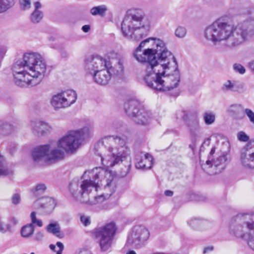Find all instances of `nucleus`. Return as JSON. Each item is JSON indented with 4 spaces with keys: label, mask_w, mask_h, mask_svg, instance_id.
I'll list each match as a JSON object with an SVG mask.
<instances>
[{
    "label": "nucleus",
    "mask_w": 254,
    "mask_h": 254,
    "mask_svg": "<svg viewBox=\"0 0 254 254\" xmlns=\"http://www.w3.org/2000/svg\"><path fill=\"white\" fill-rule=\"evenodd\" d=\"M133 57L138 62L146 64L143 81L148 87L165 92L178 86L180 73L178 63L162 40L148 38L142 41Z\"/></svg>",
    "instance_id": "f257e3e1"
},
{
    "label": "nucleus",
    "mask_w": 254,
    "mask_h": 254,
    "mask_svg": "<svg viewBox=\"0 0 254 254\" xmlns=\"http://www.w3.org/2000/svg\"><path fill=\"white\" fill-rule=\"evenodd\" d=\"M88 173L90 179L82 181L80 186L75 181L70 183V191L81 203L91 205L101 203L115 192L116 179L110 171L102 167H96Z\"/></svg>",
    "instance_id": "f03ea898"
},
{
    "label": "nucleus",
    "mask_w": 254,
    "mask_h": 254,
    "mask_svg": "<svg viewBox=\"0 0 254 254\" xmlns=\"http://www.w3.org/2000/svg\"><path fill=\"white\" fill-rule=\"evenodd\" d=\"M204 36L215 45L223 42L226 48L233 50L249 41L254 36V29L242 24L231 25L218 19L205 27Z\"/></svg>",
    "instance_id": "7ed1b4c3"
},
{
    "label": "nucleus",
    "mask_w": 254,
    "mask_h": 254,
    "mask_svg": "<svg viewBox=\"0 0 254 254\" xmlns=\"http://www.w3.org/2000/svg\"><path fill=\"white\" fill-rule=\"evenodd\" d=\"M127 138L118 135L104 137L95 146V153L101 158L102 164L107 167H113L120 162L127 159L120 173L121 177L126 176L131 167L130 150L128 146Z\"/></svg>",
    "instance_id": "20e7f679"
},
{
    "label": "nucleus",
    "mask_w": 254,
    "mask_h": 254,
    "mask_svg": "<svg viewBox=\"0 0 254 254\" xmlns=\"http://www.w3.org/2000/svg\"><path fill=\"white\" fill-rule=\"evenodd\" d=\"M46 70V63L40 54L26 53L13 65L14 82L21 87L35 86L42 81Z\"/></svg>",
    "instance_id": "39448f33"
},
{
    "label": "nucleus",
    "mask_w": 254,
    "mask_h": 254,
    "mask_svg": "<svg viewBox=\"0 0 254 254\" xmlns=\"http://www.w3.org/2000/svg\"><path fill=\"white\" fill-rule=\"evenodd\" d=\"M83 66L85 70L93 77L95 82L100 85H106L109 82L111 72L120 75L124 71L123 63L121 60L114 67H112L109 61L99 56L86 57Z\"/></svg>",
    "instance_id": "423d86ee"
},
{
    "label": "nucleus",
    "mask_w": 254,
    "mask_h": 254,
    "mask_svg": "<svg viewBox=\"0 0 254 254\" xmlns=\"http://www.w3.org/2000/svg\"><path fill=\"white\" fill-rule=\"evenodd\" d=\"M150 26L148 17L143 11L138 10L126 16L122 23V31L125 37L137 42L146 35Z\"/></svg>",
    "instance_id": "0eeeda50"
},
{
    "label": "nucleus",
    "mask_w": 254,
    "mask_h": 254,
    "mask_svg": "<svg viewBox=\"0 0 254 254\" xmlns=\"http://www.w3.org/2000/svg\"><path fill=\"white\" fill-rule=\"evenodd\" d=\"M229 231L237 238L246 241L254 251V212H242L234 216Z\"/></svg>",
    "instance_id": "6e6552de"
},
{
    "label": "nucleus",
    "mask_w": 254,
    "mask_h": 254,
    "mask_svg": "<svg viewBox=\"0 0 254 254\" xmlns=\"http://www.w3.org/2000/svg\"><path fill=\"white\" fill-rule=\"evenodd\" d=\"M92 133V127L87 125L78 129L69 130L54 144L58 149H63L67 153L73 154Z\"/></svg>",
    "instance_id": "1a4fd4ad"
},
{
    "label": "nucleus",
    "mask_w": 254,
    "mask_h": 254,
    "mask_svg": "<svg viewBox=\"0 0 254 254\" xmlns=\"http://www.w3.org/2000/svg\"><path fill=\"white\" fill-rule=\"evenodd\" d=\"M92 133V127L87 125L78 129L69 130L54 144L58 149H63L67 153L73 154Z\"/></svg>",
    "instance_id": "9d476101"
},
{
    "label": "nucleus",
    "mask_w": 254,
    "mask_h": 254,
    "mask_svg": "<svg viewBox=\"0 0 254 254\" xmlns=\"http://www.w3.org/2000/svg\"><path fill=\"white\" fill-rule=\"evenodd\" d=\"M32 155L33 160L36 162H44L52 164L64 159V152L52 143L35 147Z\"/></svg>",
    "instance_id": "9b49d317"
},
{
    "label": "nucleus",
    "mask_w": 254,
    "mask_h": 254,
    "mask_svg": "<svg viewBox=\"0 0 254 254\" xmlns=\"http://www.w3.org/2000/svg\"><path fill=\"white\" fill-rule=\"evenodd\" d=\"M117 230V227L113 222L95 230L94 236L101 251L106 252L111 248Z\"/></svg>",
    "instance_id": "f8f14e48"
},
{
    "label": "nucleus",
    "mask_w": 254,
    "mask_h": 254,
    "mask_svg": "<svg viewBox=\"0 0 254 254\" xmlns=\"http://www.w3.org/2000/svg\"><path fill=\"white\" fill-rule=\"evenodd\" d=\"M149 237L150 232L146 227L136 225L128 233L127 244L135 249H140L145 245Z\"/></svg>",
    "instance_id": "ddd939ff"
},
{
    "label": "nucleus",
    "mask_w": 254,
    "mask_h": 254,
    "mask_svg": "<svg viewBox=\"0 0 254 254\" xmlns=\"http://www.w3.org/2000/svg\"><path fill=\"white\" fill-rule=\"evenodd\" d=\"M77 94L73 90H66L54 95L50 101L52 106L55 110L70 107L76 101Z\"/></svg>",
    "instance_id": "4468645a"
},
{
    "label": "nucleus",
    "mask_w": 254,
    "mask_h": 254,
    "mask_svg": "<svg viewBox=\"0 0 254 254\" xmlns=\"http://www.w3.org/2000/svg\"><path fill=\"white\" fill-rule=\"evenodd\" d=\"M138 107H140V103L136 99L127 101L125 105L126 113L128 116L132 117L135 122L142 125H147L151 118L150 113L144 108H141L140 113V116H142V118H140V115H136V112L134 111V110H137Z\"/></svg>",
    "instance_id": "2eb2a0df"
},
{
    "label": "nucleus",
    "mask_w": 254,
    "mask_h": 254,
    "mask_svg": "<svg viewBox=\"0 0 254 254\" xmlns=\"http://www.w3.org/2000/svg\"><path fill=\"white\" fill-rule=\"evenodd\" d=\"M222 152L221 154L210 160V157L206 161V164L211 169L209 173L211 175L221 173L226 167V162L227 160V155L230 150V145L228 142H224L222 143Z\"/></svg>",
    "instance_id": "dca6fc26"
},
{
    "label": "nucleus",
    "mask_w": 254,
    "mask_h": 254,
    "mask_svg": "<svg viewBox=\"0 0 254 254\" xmlns=\"http://www.w3.org/2000/svg\"><path fill=\"white\" fill-rule=\"evenodd\" d=\"M239 162L244 169H254V138L249 140L241 150Z\"/></svg>",
    "instance_id": "f3484780"
},
{
    "label": "nucleus",
    "mask_w": 254,
    "mask_h": 254,
    "mask_svg": "<svg viewBox=\"0 0 254 254\" xmlns=\"http://www.w3.org/2000/svg\"><path fill=\"white\" fill-rule=\"evenodd\" d=\"M30 128L32 133L38 137L46 135L51 131V127L47 123L40 120L32 121Z\"/></svg>",
    "instance_id": "a211bd4d"
},
{
    "label": "nucleus",
    "mask_w": 254,
    "mask_h": 254,
    "mask_svg": "<svg viewBox=\"0 0 254 254\" xmlns=\"http://www.w3.org/2000/svg\"><path fill=\"white\" fill-rule=\"evenodd\" d=\"M246 109L241 104L235 103L229 106L227 113L231 119L235 121H241L245 118Z\"/></svg>",
    "instance_id": "6ab92c4d"
},
{
    "label": "nucleus",
    "mask_w": 254,
    "mask_h": 254,
    "mask_svg": "<svg viewBox=\"0 0 254 254\" xmlns=\"http://www.w3.org/2000/svg\"><path fill=\"white\" fill-rule=\"evenodd\" d=\"M187 127L189 130L191 139L195 142L199 137L200 126L199 119L197 117L190 118L186 123Z\"/></svg>",
    "instance_id": "aec40b11"
},
{
    "label": "nucleus",
    "mask_w": 254,
    "mask_h": 254,
    "mask_svg": "<svg viewBox=\"0 0 254 254\" xmlns=\"http://www.w3.org/2000/svg\"><path fill=\"white\" fill-rule=\"evenodd\" d=\"M153 157L148 153L140 152L136 156L135 167L140 169H149L152 166Z\"/></svg>",
    "instance_id": "412c9836"
},
{
    "label": "nucleus",
    "mask_w": 254,
    "mask_h": 254,
    "mask_svg": "<svg viewBox=\"0 0 254 254\" xmlns=\"http://www.w3.org/2000/svg\"><path fill=\"white\" fill-rule=\"evenodd\" d=\"M56 206L55 200L50 197H44L37 200L34 203V207L37 209H43L46 212H50Z\"/></svg>",
    "instance_id": "4be33fe9"
},
{
    "label": "nucleus",
    "mask_w": 254,
    "mask_h": 254,
    "mask_svg": "<svg viewBox=\"0 0 254 254\" xmlns=\"http://www.w3.org/2000/svg\"><path fill=\"white\" fill-rule=\"evenodd\" d=\"M34 10L31 13L30 20L33 23H39L43 18V13L40 10L42 7L41 3L39 1H36L34 3Z\"/></svg>",
    "instance_id": "5701e85b"
},
{
    "label": "nucleus",
    "mask_w": 254,
    "mask_h": 254,
    "mask_svg": "<svg viewBox=\"0 0 254 254\" xmlns=\"http://www.w3.org/2000/svg\"><path fill=\"white\" fill-rule=\"evenodd\" d=\"M190 227L194 229H206V226L210 225V223L206 220L199 218H193L188 222Z\"/></svg>",
    "instance_id": "b1692460"
},
{
    "label": "nucleus",
    "mask_w": 254,
    "mask_h": 254,
    "mask_svg": "<svg viewBox=\"0 0 254 254\" xmlns=\"http://www.w3.org/2000/svg\"><path fill=\"white\" fill-rule=\"evenodd\" d=\"M46 230L48 232L56 235L60 238H62L64 237L63 234H60L61 227L57 222L49 224L46 227Z\"/></svg>",
    "instance_id": "393cba45"
},
{
    "label": "nucleus",
    "mask_w": 254,
    "mask_h": 254,
    "mask_svg": "<svg viewBox=\"0 0 254 254\" xmlns=\"http://www.w3.org/2000/svg\"><path fill=\"white\" fill-rule=\"evenodd\" d=\"M14 4V0H0V14L11 8Z\"/></svg>",
    "instance_id": "a878e982"
},
{
    "label": "nucleus",
    "mask_w": 254,
    "mask_h": 254,
    "mask_svg": "<svg viewBox=\"0 0 254 254\" xmlns=\"http://www.w3.org/2000/svg\"><path fill=\"white\" fill-rule=\"evenodd\" d=\"M107 10V7L105 5H99L92 7L90 9V13L93 15H100L103 16Z\"/></svg>",
    "instance_id": "bb28decb"
},
{
    "label": "nucleus",
    "mask_w": 254,
    "mask_h": 254,
    "mask_svg": "<svg viewBox=\"0 0 254 254\" xmlns=\"http://www.w3.org/2000/svg\"><path fill=\"white\" fill-rule=\"evenodd\" d=\"M34 230V227L32 226V224H29L22 228L21 234L22 237L28 238L33 234Z\"/></svg>",
    "instance_id": "cd10ccee"
},
{
    "label": "nucleus",
    "mask_w": 254,
    "mask_h": 254,
    "mask_svg": "<svg viewBox=\"0 0 254 254\" xmlns=\"http://www.w3.org/2000/svg\"><path fill=\"white\" fill-rule=\"evenodd\" d=\"M11 173L6 166L4 157L0 155V176H7Z\"/></svg>",
    "instance_id": "c85d7f7f"
},
{
    "label": "nucleus",
    "mask_w": 254,
    "mask_h": 254,
    "mask_svg": "<svg viewBox=\"0 0 254 254\" xmlns=\"http://www.w3.org/2000/svg\"><path fill=\"white\" fill-rule=\"evenodd\" d=\"M204 123L207 125L213 124L215 121V115L212 112H205L203 115Z\"/></svg>",
    "instance_id": "c756f323"
},
{
    "label": "nucleus",
    "mask_w": 254,
    "mask_h": 254,
    "mask_svg": "<svg viewBox=\"0 0 254 254\" xmlns=\"http://www.w3.org/2000/svg\"><path fill=\"white\" fill-rule=\"evenodd\" d=\"M30 218L31 220V223L30 224H32V226L35 227V226H37L41 227L43 226V222L42 220L37 219L35 212L33 211L31 213Z\"/></svg>",
    "instance_id": "7c9ffc66"
},
{
    "label": "nucleus",
    "mask_w": 254,
    "mask_h": 254,
    "mask_svg": "<svg viewBox=\"0 0 254 254\" xmlns=\"http://www.w3.org/2000/svg\"><path fill=\"white\" fill-rule=\"evenodd\" d=\"M50 248L51 250L56 252L57 254H62L64 246L62 243L58 242L56 243V245L51 244L50 245Z\"/></svg>",
    "instance_id": "2f4dec72"
},
{
    "label": "nucleus",
    "mask_w": 254,
    "mask_h": 254,
    "mask_svg": "<svg viewBox=\"0 0 254 254\" xmlns=\"http://www.w3.org/2000/svg\"><path fill=\"white\" fill-rule=\"evenodd\" d=\"M11 130V126L10 124L5 123L0 124V134H6L8 133Z\"/></svg>",
    "instance_id": "473e14b6"
},
{
    "label": "nucleus",
    "mask_w": 254,
    "mask_h": 254,
    "mask_svg": "<svg viewBox=\"0 0 254 254\" xmlns=\"http://www.w3.org/2000/svg\"><path fill=\"white\" fill-rule=\"evenodd\" d=\"M187 34V30L185 27L183 26H178L175 30V35L179 38H184Z\"/></svg>",
    "instance_id": "72a5a7b5"
},
{
    "label": "nucleus",
    "mask_w": 254,
    "mask_h": 254,
    "mask_svg": "<svg viewBox=\"0 0 254 254\" xmlns=\"http://www.w3.org/2000/svg\"><path fill=\"white\" fill-rule=\"evenodd\" d=\"M222 90L225 91H235L236 89L235 88L234 83L231 82L230 80L227 81L222 87Z\"/></svg>",
    "instance_id": "f704fd0d"
},
{
    "label": "nucleus",
    "mask_w": 254,
    "mask_h": 254,
    "mask_svg": "<svg viewBox=\"0 0 254 254\" xmlns=\"http://www.w3.org/2000/svg\"><path fill=\"white\" fill-rule=\"evenodd\" d=\"M19 2L21 9L23 10H28L31 6L30 0H19Z\"/></svg>",
    "instance_id": "c9c22d12"
},
{
    "label": "nucleus",
    "mask_w": 254,
    "mask_h": 254,
    "mask_svg": "<svg viewBox=\"0 0 254 254\" xmlns=\"http://www.w3.org/2000/svg\"><path fill=\"white\" fill-rule=\"evenodd\" d=\"M237 137L239 140L242 142H247L249 140V136L243 131L238 132L237 134Z\"/></svg>",
    "instance_id": "e433bc0d"
},
{
    "label": "nucleus",
    "mask_w": 254,
    "mask_h": 254,
    "mask_svg": "<svg viewBox=\"0 0 254 254\" xmlns=\"http://www.w3.org/2000/svg\"><path fill=\"white\" fill-rule=\"evenodd\" d=\"M46 189L47 187L44 184H39L32 189V191L34 193H43L46 190Z\"/></svg>",
    "instance_id": "4c0bfd02"
},
{
    "label": "nucleus",
    "mask_w": 254,
    "mask_h": 254,
    "mask_svg": "<svg viewBox=\"0 0 254 254\" xmlns=\"http://www.w3.org/2000/svg\"><path fill=\"white\" fill-rule=\"evenodd\" d=\"M234 70L241 74H243L246 72L245 68L240 64H235L233 65Z\"/></svg>",
    "instance_id": "58836bf2"
},
{
    "label": "nucleus",
    "mask_w": 254,
    "mask_h": 254,
    "mask_svg": "<svg viewBox=\"0 0 254 254\" xmlns=\"http://www.w3.org/2000/svg\"><path fill=\"white\" fill-rule=\"evenodd\" d=\"M247 115L250 122L254 124V112L250 109L246 108L245 115Z\"/></svg>",
    "instance_id": "ea45409f"
},
{
    "label": "nucleus",
    "mask_w": 254,
    "mask_h": 254,
    "mask_svg": "<svg viewBox=\"0 0 254 254\" xmlns=\"http://www.w3.org/2000/svg\"><path fill=\"white\" fill-rule=\"evenodd\" d=\"M80 220L81 222L86 226L90 224V217L88 216L82 215L80 217Z\"/></svg>",
    "instance_id": "a19ab883"
},
{
    "label": "nucleus",
    "mask_w": 254,
    "mask_h": 254,
    "mask_svg": "<svg viewBox=\"0 0 254 254\" xmlns=\"http://www.w3.org/2000/svg\"><path fill=\"white\" fill-rule=\"evenodd\" d=\"M12 202L14 204H18L20 201V196L18 194H14L12 197Z\"/></svg>",
    "instance_id": "79ce46f5"
},
{
    "label": "nucleus",
    "mask_w": 254,
    "mask_h": 254,
    "mask_svg": "<svg viewBox=\"0 0 254 254\" xmlns=\"http://www.w3.org/2000/svg\"><path fill=\"white\" fill-rule=\"evenodd\" d=\"M44 237V233L41 231L36 233L35 236V239L37 241H41Z\"/></svg>",
    "instance_id": "37998d69"
},
{
    "label": "nucleus",
    "mask_w": 254,
    "mask_h": 254,
    "mask_svg": "<svg viewBox=\"0 0 254 254\" xmlns=\"http://www.w3.org/2000/svg\"><path fill=\"white\" fill-rule=\"evenodd\" d=\"M6 52L5 47L2 46H0V59H2Z\"/></svg>",
    "instance_id": "c03bdc74"
},
{
    "label": "nucleus",
    "mask_w": 254,
    "mask_h": 254,
    "mask_svg": "<svg viewBox=\"0 0 254 254\" xmlns=\"http://www.w3.org/2000/svg\"><path fill=\"white\" fill-rule=\"evenodd\" d=\"M213 249H214V247L213 246H208V247H205L203 249V254H207L210 252L212 251L213 250Z\"/></svg>",
    "instance_id": "a18cd8bd"
},
{
    "label": "nucleus",
    "mask_w": 254,
    "mask_h": 254,
    "mask_svg": "<svg viewBox=\"0 0 254 254\" xmlns=\"http://www.w3.org/2000/svg\"><path fill=\"white\" fill-rule=\"evenodd\" d=\"M18 223V220L16 218H15L14 217H12L10 219V224L12 225H15L17 224Z\"/></svg>",
    "instance_id": "49530a36"
},
{
    "label": "nucleus",
    "mask_w": 254,
    "mask_h": 254,
    "mask_svg": "<svg viewBox=\"0 0 254 254\" xmlns=\"http://www.w3.org/2000/svg\"><path fill=\"white\" fill-rule=\"evenodd\" d=\"M90 29V26L88 25H85L83 26L82 27V30L84 32H88L89 31Z\"/></svg>",
    "instance_id": "de8ad7c7"
},
{
    "label": "nucleus",
    "mask_w": 254,
    "mask_h": 254,
    "mask_svg": "<svg viewBox=\"0 0 254 254\" xmlns=\"http://www.w3.org/2000/svg\"><path fill=\"white\" fill-rule=\"evenodd\" d=\"M249 67L252 72L254 73V61L249 63Z\"/></svg>",
    "instance_id": "09e8293b"
},
{
    "label": "nucleus",
    "mask_w": 254,
    "mask_h": 254,
    "mask_svg": "<svg viewBox=\"0 0 254 254\" xmlns=\"http://www.w3.org/2000/svg\"><path fill=\"white\" fill-rule=\"evenodd\" d=\"M164 194L167 196H172L173 195V192L170 190H167L165 191Z\"/></svg>",
    "instance_id": "8fccbe9b"
},
{
    "label": "nucleus",
    "mask_w": 254,
    "mask_h": 254,
    "mask_svg": "<svg viewBox=\"0 0 254 254\" xmlns=\"http://www.w3.org/2000/svg\"><path fill=\"white\" fill-rule=\"evenodd\" d=\"M141 108H144L143 107H142V106L140 105V107H138L137 110H134V111L136 112V115H140V110L141 109ZM140 118H142V116H140Z\"/></svg>",
    "instance_id": "3c124183"
},
{
    "label": "nucleus",
    "mask_w": 254,
    "mask_h": 254,
    "mask_svg": "<svg viewBox=\"0 0 254 254\" xmlns=\"http://www.w3.org/2000/svg\"><path fill=\"white\" fill-rule=\"evenodd\" d=\"M182 113L183 114L182 118L184 120L186 121L188 118V114L186 111H183Z\"/></svg>",
    "instance_id": "603ef678"
},
{
    "label": "nucleus",
    "mask_w": 254,
    "mask_h": 254,
    "mask_svg": "<svg viewBox=\"0 0 254 254\" xmlns=\"http://www.w3.org/2000/svg\"><path fill=\"white\" fill-rule=\"evenodd\" d=\"M79 254H92L90 251L87 250H83L80 252Z\"/></svg>",
    "instance_id": "864d4df0"
},
{
    "label": "nucleus",
    "mask_w": 254,
    "mask_h": 254,
    "mask_svg": "<svg viewBox=\"0 0 254 254\" xmlns=\"http://www.w3.org/2000/svg\"><path fill=\"white\" fill-rule=\"evenodd\" d=\"M215 151V148L214 147L212 148V149H211V151L209 153V156H208V157H210V160L211 159V156L214 153Z\"/></svg>",
    "instance_id": "5fc2aeb1"
},
{
    "label": "nucleus",
    "mask_w": 254,
    "mask_h": 254,
    "mask_svg": "<svg viewBox=\"0 0 254 254\" xmlns=\"http://www.w3.org/2000/svg\"><path fill=\"white\" fill-rule=\"evenodd\" d=\"M0 231L2 233H5V231L4 230V228L2 227V224L0 223Z\"/></svg>",
    "instance_id": "6e6d98bb"
},
{
    "label": "nucleus",
    "mask_w": 254,
    "mask_h": 254,
    "mask_svg": "<svg viewBox=\"0 0 254 254\" xmlns=\"http://www.w3.org/2000/svg\"><path fill=\"white\" fill-rule=\"evenodd\" d=\"M126 254H136L135 252L133 250H130L128 251Z\"/></svg>",
    "instance_id": "4d7b16f0"
},
{
    "label": "nucleus",
    "mask_w": 254,
    "mask_h": 254,
    "mask_svg": "<svg viewBox=\"0 0 254 254\" xmlns=\"http://www.w3.org/2000/svg\"><path fill=\"white\" fill-rule=\"evenodd\" d=\"M12 225L11 224H7L6 225V228H7V229L8 230V231H11L12 230V227H11V226Z\"/></svg>",
    "instance_id": "13d9d810"
},
{
    "label": "nucleus",
    "mask_w": 254,
    "mask_h": 254,
    "mask_svg": "<svg viewBox=\"0 0 254 254\" xmlns=\"http://www.w3.org/2000/svg\"><path fill=\"white\" fill-rule=\"evenodd\" d=\"M30 254H35L34 253H31Z\"/></svg>",
    "instance_id": "bf43d9fd"
}]
</instances>
